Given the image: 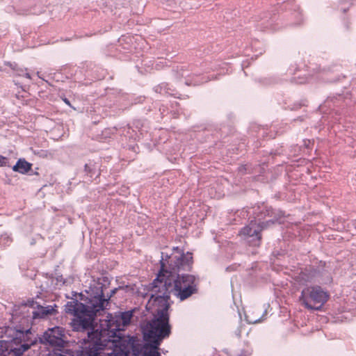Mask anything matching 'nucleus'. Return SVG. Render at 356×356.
Here are the masks:
<instances>
[{"label":"nucleus","mask_w":356,"mask_h":356,"mask_svg":"<svg viewBox=\"0 0 356 356\" xmlns=\"http://www.w3.org/2000/svg\"><path fill=\"white\" fill-rule=\"evenodd\" d=\"M21 332L15 330L12 327H6L5 330V336L7 339L0 341V347L6 350L8 348L7 356H21L24 352L27 350L30 346L28 344H22L19 348H16L14 345H17L18 335L22 334Z\"/></svg>","instance_id":"20e7f679"},{"label":"nucleus","mask_w":356,"mask_h":356,"mask_svg":"<svg viewBox=\"0 0 356 356\" xmlns=\"http://www.w3.org/2000/svg\"><path fill=\"white\" fill-rule=\"evenodd\" d=\"M193 263L192 254H184L178 248L172 252H162L161 271L152 283L154 291H165L173 294L180 300H184L197 291L195 277L191 275H177L181 270H189Z\"/></svg>","instance_id":"f03ea898"},{"label":"nucleus","mask_w":356,"mask_h":356,"mask_svg":"<svg viewBox=\"0 0 356 356\" xmlns=\"http://www.w3.org/2000/svg\"><path fill=\"white\" fill-rule=\"evenodd\" d=\"M7 164V159L4 156L0 155V167L6 165Z\"/></svg>","instance_id":"9b49d317"},{"label":"nucleus","mask_w":356,"mask_h":356,"mask_svg":"<svg viewBox=\"0 0 356 356\" xmlns=\"http://www.w3.org/2000/svg\"><path fill=\"white\" fill-rule=\"evenodd\" d=\"M65 103H67V104H69V102H68L67 99H65Z\"/></svg>","instance_id":"dca6fc26"},{"label":"nucleus","mask_w":356,"mask_h":356,"mask_svg":"<svg viewBox=\"0 0 356 356\" xmlns=\"http://www.w3.org/2000/svg\"><path fill=\"white\" fill-rule=\"evenodd\" d=\"M31 168V165L25 161V159H19L16 164L13 167V170L22 174L28 172Z\"/></svg>","instance_id":"0eeeda50"},{"label":"nucleus","mask_w":356,"mask_h":356,"mask_svg":"<svg viewBox=\"0 0 356 356\" xmlns=\"http://www.w3.org/2000/svg\"><path fill=\"white\" fill-rule=\"evenodd\" d=\"M59 356H73L72 353H67L66 355L60 354Z\"/></svg>","instance_id":"ddd939ff"},{"label":"nucleus","mask_w":356,"mask_h":356,"mask_svg":"<svg viewBox=\"0 0 356 356\" xmlns=\"http://www.w3.org/2000/svg\"><path fill=\"white\" fill-rule=\"evenodd\" d=\"M131 291H132L133 292L134 291V288L131 287Z\"/></svg>","instance_id":"f3484780"},{"label":"nucleus","mask_w":356,"mask_h":356,"mask_svg":"<svg viewBox=\"0 0 356 356\" xmlns=\"http://www.w3.org/2000/svg\"><path fill=\"white\" fill-rule=\"evenodd\" d=\"M40 312L42 316L48 315V314H53L56 312V309H54V307L53 306L49 305L47 307H42Z\"/></svg>","instance_id":"9d476101"},{"label":"nucleus","mask_w":356,"mask_h":356,"mask_svg":"<svg viewBox=\"0 0 356 356\" xmlns=\"http://www.w3.org/2000/svg\"><path fill=\"white\" fill-rule=\"evenodd\" d=\"M86 293V303L73 300L65 306V312L74 316L71 322L72 329L88 330L87 341L78 356H161L159 346L170 334L168 296L150 295L146 308L154 314V318L143 330L145 339L152 343L145 344L139 353L136 352L134 337H122L120 333L130 324L133 311L115 315L107 314L105 318L99 319L97 325L95 323V316L107 306L108 299L104 297L103 286L99 283L94 282Z\"/></svg>","instance_id":"f257e3e1"},{"label":"nucleus","mask_w":356,"mask_h":356,"mask_svg":"<svg viewBox=\"0 0 356 356\" xmlns=\"http://www.w3.org/2000/svg\"><path fill=\"white\" fill-rule=\"evenodd\" d=\"M261 230V226L256 222L251 221V222L243 227L241 231V235L254 246H258L260 243L261 236L259 232Z\"/></svg>","instance_id":"423d86ee"},{"label":"nucleus","mask_w":356,"mask_h":356,"mask_svg":"<svg viewBox=\"0 0 356 356\" xmlns=\"http://www.w3.org/2000/svg\"><path fill=\"white\" fill-rule=\"evenodd\" d=\"M314 273H309L307 271L301 272L297 277V282L301 284H304L307 282H310L312 280Z\"/></svg>","instance_id":"6e6552de"},{"label":"nucleus","mask_w":356,"mask_h":356,"mask_svg":"<svg viewBox=\"0 0 356 356\" xmlns=\"http://www.w3.org/2000/svg\"><path fill=\"white\" fill-rule=\"evenodd\" d=\"M8 348L4 350V348H1L0 347V356H7Z\"/></svg>","instance_id":"f8f14e48"},{"label":"nucleus","mask_w":356,"mask_h":356,"mask_svg":"<svg viewBox=\"0 0 356 356\" xmlns=\"http://www.w3.org/2000/svg\"><path fill=\"white\" fill-rule=\"evenodd\" d=\"M42 343L49 344L56 350L65 346L66 343V337L64 330L60 327H54L48 329L40 338Z\"/></svg>","instance_id":"39448f33"},{"label":"nucleus","mask_w":356,"mask_h":356,"mask_svg":"<svg viewBox=\"0 0 356 356\" xmlns=\"http://www.w3.org/2000/svg\"><path fill=\"white\" fill-rule=\"evenodd\" d=\"M328 295L319 286H310L302 291L300 300L308 309L319 310L327 302Z\"/></svg>","instance_id":"7ed1b4c3"},{"label":"nucleus","mask_w":356,"mask_h":356,"mask_svg":"<svg viewBox=\"0 0 356 356\" xmlns=\"http://www.w3.org/2000/svg\"><path fill=\"white\" fill-rule=\"evenodd\" d=\"M256 311L248 310L245 312V319L249 323H257L260 321L259 315H254ZM261 312H259L260 314Z\"/></svg>","instance_id":"1a4fd4ad"},{"label":"nucleus","mask_w":356,"mask_h":356,"mask_svg":"<svg viewBox=\"0 0 356 356\" xmlns=\"http://www.w3.org/2000/svg\"><path fill=\"white\" fill-rule=\"evenodd\" d=\"M25 76H26L27 79H31V75H30L29 73H26V74H25Z\"/></svg>","instance_id":"4468645a"},{"label":"nucleus","mask_w":356,"mask_h":356,"mask_svg":"<svg viewBox=\"0 0 356 356\" xmlns=\"http://www.w3.org/2000/svg\"><path fill=\"white\" fill-rule=\"evenodd\" d=\"M245 353H246V354H245V355H244V356H248V355H250L251 354V353H250V352H246Z\"/></svg>","instance_id":"2eb2a0df"}]
</instances>
